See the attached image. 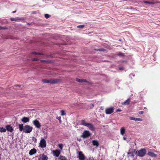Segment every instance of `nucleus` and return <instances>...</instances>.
<instances>
[{
	"label": "nucleus",
	"mask_w": 160,
	"mask_h": 160,
	"mask_svg": "<svg viewBox=\"0 0 160 160\" xmlns=\"http://www.w3.org/2000/svg\"><path fill=\"white\" fill-rule=\"evenodd\" d=\"M80 122L82 125L88 127L92 131H95V127L92 123L87 122L85 120H81Z\"/></svg>",
	"instance_id": "nucleus-1"
},
{
	"label": "nucleus",
	"mask_w": 160,
	"mask_h": 160,
	"mask_svg": "<svg viewBox=\"0 0 160 160\" xmlns=\"http://www.w3.org/2000/svg\"><path fill=\"white\" fill-rule=\"evenodd\" d=\"M42 82L47 83H50L52 84L57 83L60 82L59 79H43Z\"/></svg>",
	"instance_id": "nucleus-2"
},
{
	"label": "nucleus",
	"mask_w": 160,
	"mask_h": 160,
	"mask_svg": "<svg viewBox=\"0 0 160 160\" xmlns=\"http://www.w3.org/2000/svg\"><path fill=\"white\" fill-rule=\"evenodd\" d=\"M146 153V150L144 148H141L140 150L137 152V156L140 157H143L145 156Z\"/></svg>",
	"instance_id": "nucleus-3"
},
{
	"label": "nucleus",
	"mask_w": 160,
	"mask_h": 160,
	"mask_svg": "<svg viewBox=\"0 0 160 160\" xmlns=\"http://www.w3.org/2000/svg\"><path fill=\"white\" fill-rule=\"evenodd\" d=\"M32 128L28 125H26L24 127L23 132L26 133H29L31 132Z\"/></svg>",
	"instance_id": "nucleus-4"
},
{
	"label": "nucleus",
	"mask_w": 160,
	"mask_h": 160,
	"mask_svg": "<svg viewBox=\"0 0 160 160\" xmlns=\"http://www.w3.org/2000/svg\"><path fill=\"white\" fill-rule=\"evenodd\" d=\"M137 151L134 149L129 150V151L128 152V154L129 156L132 158H134L135 155L136 154Z\"/></svg>",
	"instance_id": "nucleus-5"
},
{
	"label": "nucleus",
	"mask_w": 160,
	"mask_h": 160,
	"mask_svg": "<svg viewBox=\"0 0 160 160\" xmlns=\"http://www.w3.org/2000/svg\"><path fill=\"white\" fill-rule=\"evenodd\" d=\"M91 135V134L89 131L85 130L83 132L81 136V137H82L84 138H86L90 136Z\"/></svg>",
	"instance_id": "nucleus-6"
},
{
	"label": "nucleus",
	"mask_w": 160,
	"mask_h": 160,
	"mask_svg": "<svg viewBox=\"0 0 160 160\" xmlns=\"http://www.w3.org/2000/svg\"><path fill=\"white\" fill-rule=\"evenodd\" d=\"M113 108H110L105 109V112L106 114H109L112 113L113 112Z\"/></svg>",
	"instance_id": "nucleus-7"
},
{
	"label": "nucleus",
	"mask_w": 160,
	"mask_h": 160,
	"mask_svg": "<svg viewBox=\"0 0 160 160\" xmlns=\"http://www.w3.org/2000/svg\"><path fill=\"white\" fill-rule=\"evenodd\" d=\"M46 146V142L44 139L42 138L41 140V148H44Z\"/></svg>",
	"instance_id": "nucleus-8"
},
{
	"label": "nucleus",
	"mask_w": 160,
	"mask_h": 160,
	"mask_svg": "<svg viewBox=\"0 0 160 160\" xmlns=\"http://www.w3.org/2000/svg\"><path fill=\"white\" fill-rule=\"evenodd\" d=\"M78 158L80 160H85V156L81 151L78 153Z\"/></svg>",
	"instance_id": "nucleus-9"
},
{
	"label": "nucleus",
	"mask_w": 160,
	"mask_h": 160,
	"mask_svg": "<svg viewBox=\"0 0 160 160\" xmlns=\"http://www.w3.org/2000/svg\"><path fill=\"white\" fill-rule=\"evenodd\" d=\"M52 153L54 156L57 157L59 156L60 154V151L59 150H53L52 151Z\"/></svg>",
	"instance_id": "nucleus-10"
},
{
	"label": "nucleus",
	"mask_w": 160,
	"mask_h": 160,
	"mask_svg": "<svg viewBox=\"0 0 160 160\" xmlns=\"http://www.w3.org/2000/svg\"><path fill=\"white\" fill-rule=\"evenodd\" d=\"M7 130L10 132H12L13 131V128L10 125H7L6 126Z\"/></svg>",
	"instance_id": "nucleus-11"
},
{
	"label": "nucleus",
	"mask_w": 160,
	"mask_h": 160,
	"mask_svg": "<svg viewBox=\"0 0 160 160\" xmlns=\"http://www.w3.org/2000/svg\"><path fill=\"white\" fill-rule=\"evenodd\" d=\"M33 123L37 128H39L40 127V124L38 120H36L34 121L33 122Z\"/></svg>",
	"instance_id": "nucleus-12"
},
{
	"label": "nucleus",
	"mask_w": 160,
	"mask_h": 160,
	"mask_svg": "<svg viewBox=\"0 0 160 160\" xmlns=\"http://www.w3.org/2000/svg\"><path fill=\"white\" fill-rule=\"evenodd\" d=\"M29 118L27 117H23L21 120V121L24 123H26L29 122Z\"/></svg>",
	"instance_id": "nucleus-13"
},
{
	"label": "nucleus",
	"mask_w": 160,
	"mask_h": 160,
	"mask_svg": "<svg viewBox=\"0 0 160 160\" xmlns=\"http://www.w3.org/2000/svg\"><path fill=\"white\" fill-rule=\"evenodd\" d=\"M92 143L93 146H96V147H98L99 145V143L97 140H93L92 141Z\"/></svg>",
	"instance_id": "nucleus-14"
},
{
	"label": "nucleus",
	"mask_w": 160,
	"mask_h": 160,
	"mask_svg": "<svg viewBox=\"0 0 160 160\" xmlns=\"http://www.w3.org/2000/svg\"><path fill=\"white\" fill-rule=\"evenodd\" d=\"M36 150L35 148L31 149L29 151V154L30 155H32L36 152Z\"/></svg>",
	"instance_id": "nucleus-15"
},
{
	"label": "nucleus",
	"mask_w": 160,
	"mask_h": 160,
	"mask_svg": "<svg viewBox=\"0 0 160 160\" xmlns=\"http://www.w3.org/2000/svg\"><path fill=\"white\" fill-rule=\"evenodd\" d=\"M18 126L19 130L21 132L22 131H23L24 128L23 124L22 123H21L19 124Z\"/></svg>",
	"instance_id": "nucleus-16"
},
{
	"label": "nucleus",
	"mask_w": 160,
	"mask_h": 160,
	"mask_svg": "<svg viewBox=\"0 0 160 160\" xmlns=\"http://www.w3.org/2000/svg\"><path fill=\"white\" fill-rule=\"evenodd\" d=\"M48 157L46 155L42 154L41 157V160H47Z\"/></svg>",
	"instance_id": "nucleus-17"
},
{
	"label": "nucleus",
	"mask_w": 160,
	"mask_h": 160,
	"mask_svg": "<svg viewBox=\"0 0 160 160\" xmlns=\"http://www.w3.org/2000/svg\"><path fill=\"white\" fill-rule=\"evenodd\" d=\"M130 101V98L128 99L122 103V104L128 105L129 104Z\"/></svg>",
	"instance_id": "nucleus-18"
},
{
	"label": "nucleus",
	"mask_w": 160,
	"mask_h": 160,
	"mask_svg": "<svg viewBox=\"0 0 160 160\" xmlns=\"http://www.w3.org/2000/svg\"><path fill=\"white\" fill-rule=\"evenodd\" d=\"M125 129L124 127H122L120 129V133L121 134L123 135L125 132Z\"/></svg>",
	"instance_id": "nucleus-19"
},
{
	"label": "nucleus",
	"mask_w": 160,
	"mask_h": 160,
	"mask_svg": "<svg viewBox=\"0 0 160 160\" xmlns=\"http://www.w3.org/2000/svg\"><path fill=\"white\" fill-rule=\"evenodd\" d=\"M58 159V160H67L66 157L61 155L60 156Z\"/></svg>",
	"instance_id": "nucleus-20"
},
{
	"label": "nucleus",
	"mask_w": 160,
	"mask_h": 160,
	"mask_svg": "<svg viewBox=\"0 0 160 160\" xmlns=\"http://www.w3.org/2000/svg\"><path fill=\"white\" fill-rule=\"evenodd\" d=\"M148 155L152 157H155L156 156V155L154 153L152 152H149L148 153Z\"/></svg>",
	"instance_id": "nucleus-21"
},
{
	"label": "nucleus",
	"mask_w": 160,
	"mask_h": 160,
	"mask_svg": "<svg viewBox=\"0 0 160 160\" xmlns=\"http://www.w3.org/2000/svg\"><path fill=\"white\" fill-rule=\"evenodd\" d=\"M143 2L145 3L148 4H153L155 3L154 2H149L147 1H143Z\"/></svg>",
	"instance_id": "nucleus-22"
},
{
	"label": "nucleus",
	"mask_w": 160,
	"mask_h": 160,
	"mask_svg": "<svg viewBox=\"0 0 160 160\" xmlns=\"http://www.w3.org/2000/svg\"><path fill=\"white\" fill-rule=\"evenodd\" d=\"M6 131V129L3 127H0V132H5Z\"/></svg>",
	"instance_id": "nucleus-23"
},
{
	"label": "nucleus",
	"mask_w": 160,
	"mask_h": 160,
	"mask_svg": "<svg viewBox=\"0 0 160 160\" xmlns=\"http://www.w3.org/2000/svg\"><path fill=\"white\" fill-rule=\"evenodd\" d=\"M21 19L18 18H11L10 20L11 21H18L20 20Z\"/></svg>",
	"instance_id": "nucleus-24"
},
{
	"label": "nucleus",
	"mask_w": 160,
	"mask_h": 160,
	"mask_svg": "<svg viewBox=\"0 0 160 160\" xmlns=\"http://www.w3.org/2000/svg\"><path fill=\"white\" fill-rule=\"evenodd\" d=\"M94 50L96 51L100 52H102L105 51V49L103 48L95 49Z\"/></svg>",
	"instance_id": "nucleus-25"
},
{
	"label": "nucleus",
	"mask_w": 160,
	"mask_h": 160,
	"mask_svg": "<svg viewBox=\"0 0 160 160\" xmlns=\"http://www.w3.org/2000/svg\"><path fill=\"white\" fill-rule=\"evenodd\" d=\"M77 27L78 28H83L84 27V25H78Z\"/></svg>",
	"instance_id": "nucleus-26"
},
{
	"label": "nucleus",
	"mask_w": 160,
	"mask_h": 160,
	"mask_svg": "<svg viewBox=\"0 0 160 160\" xmlns=\"http://www.w3.org/2000/svg\"><path fill=\"white\" fill-rule=\"evenodd\" d=\"M44 16H45V17L46 18H49V17H50L51 16L48 14H45L44 15Z\"/></svg>",
	"instance_id": "nucleus-27"
},
{
	"label": "nucleus",
	"mask_w": 160,
	"mask_h": 160,
	"mask_svg": "<svg viewBox=\"0 0 160 160\" xmlns=\"http://www.w3.org/2000/svg\"><path fill=\"white\" fill-rule=\"evenodd\" d=\"M31 54H35V55H37V54H39H39H40V52H31Z\"/></svg>",
	"instance_id": "nucleus-28"
},
{
	"label": "nucleus",
	"mask_w": 160,
	"mask_h": 160,
	"mask_svg": "<svg viewBox=\"0 0 160 160\" xmlns=\"http://www.w3.org/2000/svg\"><path fill=\"white\" fill-rule=\"evenodd\" d=\"M76 81L79 82H82V79H80L78 78L76 79Z\"/></svg>",
	"instance_id": "nucleus-29"
},
{
	"label": "nucleus",
	"mask_w": 160,
	"mask_h": 160,
	"mask_svg": "<svg viewBox=\"0 0 160 160\" xmlns=\"http://www.w3.org/2000/svg\"><path fill=\"white\" fill-rule=\"evenodd\" d=\"M66 114V113H65V112L63 110H61V115L62 116Z\"/></svg>",
	"instance_id": "nucleus-30"
},
{
	"label": "nucleus",
	"mask_w": 160,
	"mask_h": 160,
	"mask_svg": "<svg viewBox=\"0 0 160 160\" xmlns=\"http://www.w3.org/2000/svg\"><path fill=\"white\" fill-rule=\"evenodd\" d=\"M129 118L130 120H135V121H136V118L130 117Z\"/></svg>",
	"instance_id": "nucleus-31"
},
{
	"label": "nucleus",
	"mask_w": 160,
	"mask_h": 160,
	"mask_svg": "<svg viewBox=\"0 0 160 160\" xmlns=\"http://www.w3.org/2000/svg\"><path fill=\"white\" fill-rule=\"evenodd\" d=\"M61 117L60 116L59 117H57V119L59 121V122L60 123L61 122Z\"/></svg>",
	"instance_id": "nucleus-32"
},
{
	"label": "nucleus",
	"mask_w": 160,
	"mask_h": 160,
	"mask_svg": "<svg viewBox=\"0 0 160 160\" xmlns=\"http://www.w3.org/2000/svg\"><path fill=\"white\" fill-rule=\"evenodd\" d=\"M32 61H34L39 60L37 58H32Z\"/></svg>",
	"instance_id": "nucleus-33"
},
{
	"label": "nucleus",
	"mask_w": 160,
	"mask_h": 160,
	"mask_svg": "<svg viewBox=\"0 0 160 160\" xmlns=\"http://www.w3.org/2000/svg\"><path fill=\"white\" fill-rule=\"evenodd\" d=\"M7 28L6 27L0 26V29H5Z\"/></svg>",
	"instance_id": "nucleus-34"
},
{
	"label": "nucleus",
	"mask_w": 160,
	"mask_h": 160,
	"mask_svg": "<svg viewBox=\"0 0 160 160\" xmlns=\"http://www.w3.org/2000/svg\"><path fill=\"white\" fill-rule=\"evenodd\" d=\"M142 118H136V121H142Z\"/></svg>",
	"instance_id": "nucleus-35"
},
{
	"label": "nucleus",
	"mask_w": 160,
	"mask_h": 160,
	"mask_svg": "<svg viewBox=\"0 0 160 160\" xmlns=\"http://www.w3.org/2000/svg\"><path fill=\"white\" fill-rule=\"evenodd\" d=\"M118 56H123L124 55V54L120 52V53H118Z\"/></svg>",
	"instance_id": "nucleus-36"
},
{
	"label": "nucleus",
	"mask_w": 160,
	"mask_h": 160,
	"mask_svg": "<svg viewBox=\"0 0 160 160\" xmlns=\"http://www.w3.org/2000/svg\"><path fill=\"white\" fill-rule=\"evenodd\" d=\"M58 146H59V147L61 149H62V144H59Z\"/></svg>",
	"instance_id": "nucleus-37"
},
{
	"label": "nucleus",
	"mask_w": 160,
	"mask_h": 160,
	"mask_svg": "<svg viewBox=\"0 0 160 160\" xmlns=\"http://www.w3.org/2000/svg\"><path fill=\"white\" fill-rule=\"evenodd\" d=\"M88 82L86 80L82 79V82Z\"/></svg>",
	"instance_id": "nucleus-38"
},
{
	"label": "nucleus",
	"mask_w": 160,
	"mask_h": 160,
	"mask_svg": "<svg viewBox=\"0 0 160 160\" xmlns=\"http://www.w3.org/2000/svg\"><path fill=\"white\" fill-rule=\"evenodd\" d=\"M119 69L120 70H122L124 69V68L123 67H121L119 68Z\"/></svg>",
	"instance_id": "nucleus-39"
},
{
	"label": "nucleus",
	"mask_w": 160,
	"mask_h": 160,
	"mask_svg": "<svg viewBox=\"0 0 160 160\" xmlns=\"http://www.w3.org/2000/svg\"><path fill=\"white\" fill-rule=\"evenodd\" d=\"M144 113L143 111H140L139 112V113L140 114H142Z\"/></svg>",
	"instance_id": "nucleus-40"
},
{
	"label": "nucleus",
	"mask_w": 160,
	"mask_h": 160,
	"mask_svg": "<svg viewBox=\"0 0 160 160\" xmlns=\"http://www.w3.org/2000/svg\"><path fill=\"white\" fill-rule=\"evenodd\" d=\"M36 158H37L38 160H40V156H37Z\"/></svg>",
	"instance_id": "nucleus-41"
},
{
	"label": "nucleus",
	"mask_w": 160,
	"mask_h": 160,
	"mask_svg": "<svg viewBox=\"0 0 160 160\" xmlns=\"http://www.w3.org/2000/svg\"><path fill=\"white\" fill-rule=\"evenodd\" d=\"M91 107H90V109L92 108H93V107H94V105H93V104H91Z\"/></svg>",
	"instance_id": "nucleus-42"
},
{
	"label": "nucleus",
	"mask_w": 160,
	"mask_h": 160,
	"mask_svg": "<svg viewBox=\"0 0 160 160\" xmlns=\"http://www.w3.org/2000/svg\"><path fill=\"white\" fill-rule=\"evenodd\" d=\"M121 111L122 110L119 109H118L116 110V112H121Z\"/></svg>",
	"instance_id": "nucleus-43"
},
{
	"label": "nucleus",
	"mask_w": 160,
	"mask_h": 160,
	"mask_svg": "<svg viewBox=\"0 0 160 160\" xmlns=\"http://www.w3.org/2000/svg\"><path fill=\"white\" fill-rule=\"evenodd\" d=\"M126 139H127L126 138V137H123V140H126Z\"/></svg>",
	"instance_id": "nucleus-44"
},
{
	"label": "nucleus",
	"mask_w": 160,
	"mask_h": 160,
	"mask_svg": "<svg viewBox=\"0 0 160 160\" xmlns=\"http://www.w3.org/2000/svg\"><path fill=\"white\" fill-rule=\"evenodd\" d=\"M91 158H87V160H91Z\"/></svg>",
	"instance_id": "nucleus-45"
},
{
	"label": "nucleus",
	"mask_w": 160,
	"mask_h": 160,
	"mask_svg": "<svg viewBox=\"0 0 160 160\" xmlns=\"http://www.w3.org/2000/svg\"><path fill=\"white\" fill-rule=\"evenodd\" d=\"M78 140L79 141H80V142L81 141V140H82L81 139H80H80H78Z\"/></svg>",
	"instance_id": "nucleus-46"
},
{
	"label": "nucleus",
	"mask_w": 160,
	"mask_h": 160,
	"mask_svg": "<svg viewBox=\"0 0 160 160\" xmlns=\"http://www.w3.org/2000/svg\"><path fill=\"white\" fill-rule=\"evenodd\" d=\"M16 12V11H13V12H12V13H14Z\"/></svg>",
	"instance_id": "nucleus-47"
},
{
	"label": "nucleus",
	"mask_w": 160,
	"mask_h": 160,
	"mask_svg": "<svg viewBox=\"0 0 160 160\" xmlns=\"http://www.w3.org/2000/svg\"><path fill=\"white\" fill-rule=\"evenodd\" d=\"M91 160H94V159L92 158V159H91Z\"/></svg>",
	"instance_id": "nucleus-48"
},
{
	"label": "nucleus",
	"mask_w": 160,
	"mask_h": 160,
	"mask_svg": "<svg viewBox=\"0 0 160 160\" xmlns=\"http://www.w3.org/2000/svg\"><path fill=\"white\" fill-rule=\"evenodd\" d=\"M39 146H40V143H39Z\"/></svg>",
	"instance_id": "nucleus-49"
},
{
	"label": "nucleus",
	"mask_w": 160,
	"mask_h": 160,
	"mask_svg": "<svg viewBox=\"0 0 160 160\" xmlns=\"http://www.w3.org/2000/svg\"><path fill=\"white\" fill-rule=\"evenodd\" d=\"M15 85L16 86H18V85Z\"/></svg>",
	"instance_id": "nucleus-50"
}]
</instances>
